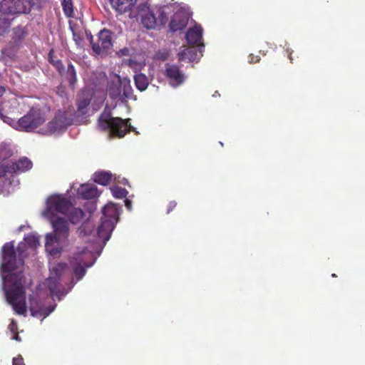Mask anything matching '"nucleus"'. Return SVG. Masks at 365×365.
I'll list each match as a JSON object with an SVG mask.
<instances>
[{
    "label": "nucleus",
    "mask_w": 365,
    "mask_h": 365,
    "mask_svg": "<svg viewBox=\"0 0 365 365\" xmlns=\"http://www.w3.org/2000/svg\"><path fill=\"white\" fill-rule=\"evenodd\" d=\"M12 305L14 310L19 315H24L26 312V299L9 303Z\"/></svg>",
    "instance_id": "28"
},
{
    "label": "nucleus",
    "mask_w": 365,
    "mask_h": 365,
    "mask_svg": "<svg viewBox=\"0 0 365 365\" xmlns=\"http://www.w3.org/2000/svg\"><path fill=\"white\" fill-rule=\"evenodd\" d=\"M48 288L53 296H58L61 294V285L58 278L49 277L47 279Z\"/></svg>",
    "instance_id": "22"
},
{
    "label": "nucleus",
    "mask_w": 365,
    "mask_h": 365,
    "mask_svg": "<svg viewBox=\"0 0 365 365\" xmlns=\"http://www.w3.org/2000/svg\"><path fill=\"white\" fill-rule=\"evenodd\" d=\"M26 32L24 28L16 27L14 29V39L15 41H21L26 36Z\"/></svg>",
    "instance_id": "35"
},
{
    "label": "nucleus",
    "mask_w": 365,
    "mask_h": 365,
    "mask_svg": "<svg viewBox=\"0 0 365 365\" xmlns=\"http://www.w3.org/2000/svg\"><path fill=\"white\" fill-rule=\"evenodd\" d=\"M186 40L187 43L192 46L202 45L201 40L202 38V29L201 26L196 25L190 29L186 33Z\"/></svg>",
    "instance_id": "15"
},
{
    "label": "nucleus",
    "mask_w": 365,
    "mask_h": 365,
    "mask_svg": "<svg viewBox=\"0 0 365 365\" xmlns=\"http://www.w3.org/2000/svg\"><path fill=\"white\" fill-rule=\"evenodd\" d=\"M25 247L26 244H19L18 245L19 257H17L12 242H7L3 246L1 269L4 272H11L24 265Z\"/></svg>",
    "instance_id": "3"
},
{
    "label": "nucleus",
    "mask_w": 365,
    "mask_h": 365,
    "mask_svg": "<svg viewBox=\"0 0 365 365\" xmlns=\"http://www.w3.org/2000/svg\"><path fill=\"white\" fill-rule=\"evenodd\" d=\"M93 51L97 55H106L110 52L113 46V33L108 29H103L97 35L96 39H93L91 32L86 31Z\"/></svg>",
    "instance_id": "5"
},
{
    "label": "nucleus",
    "mask_w": 365,
    "mask_h": 365,
    "mask_svg": "<svg viewBox=\"0 0 365 365\" xmlns=\"http://www.w3.org/2000/svg\"><path fill=\"white\" fill-rule=\"evenodd\" d=\"M94 181L101 185H108L112 180V174L110 172L99 171L94 173Z\"/></svg>",
    "instance_id": "23"
},
{
    "label": "nucleus",
    "mask_w": 365,
    "mask_h": 365,
    "mask_svg": "<svg viewBox=\"0 0 365 365\" xmlns=\"http://www.w3.org/2000/svg\"><path fill=\"white\" fill-rule=\"evenodd\" d=\"M260 60V57L259 56H255L253 54H250L249 56V62L250 63H258Z\"/></svg>",
    "instance_id": "43"
},
{
    "label": "nucleus",
    "mask_w": 365,
    "mask_h": 365,
    "mask_svg": "<svg viewBox=\"0 0 365 365\" xmlns=\"http://www.w3.org/2000/svg\"><path fill=\"white\" fill-rule=\"evenodd\" d=\"M3 279L9 285L6 291V298L9 303L26 299V292L21 274H9Z\"/></svg>",
    "instance_id": "7"
},
{
    "label": "nucleus",
    "mask_w": 365,
    "mask_h": 365,
    "mask_svg": "<svg viewBox=\"0 0 365 365\" xmlns=\"http://www.w3.org/2000/svg\"><path fill=\"white\" fill-rule=\"evenodd\" d=\"M103 216L101 218L108 219L117 223L119 220V210L116 205L110 203L104 206L102 210Z\"/></svg>",
    "instance_id": "17"
},
{
    "label": "nucleus",
    "mask_w": 365,
    "mask_h": 365,
    "mask_svg": "<svg viewBox=\"0 0 365 365\" xmlns=\"http://www.w3.org/2000/svg\"><path fill=\"white\" fill-rule=\"evenodd\" d=\"M177 206V202L175 200L170 201L167 207V213L171 212Z\"/></svg>",
    "instance_id": "41"
},
{
    "label": "nucleus",
    "mask_w": 365,
    "mask_h": 365,
    "mask_svg": "<svg viewBox=\"0 0 365 365\" xmlns=\"http://www.w3.org/2000/svg\"><path fill=\"white\" fill-rule=\"evenodd\" d=\"M0 118H1V119L4 123H8V124H9V125H12L13 123H15V124H16V122H15V121H14V119H12L11 118L8 117V116H6V115H4V114L2 113V111L0 113Z\"/></svg>",
    "instance_id": "38"
},
{
    "label": "nucleus",
    "mask_w": 365,
    "mask_h": 365,
    "mask_svg": "<svg viewBox=\"0 0 365 365\" xmlns=\"http://www.w3.org/2000/svg\"><path fill=\"white\" fill-rule=\"evenodd\" d=\"M164 75L168 80L170 86L177 87L185 80V76L180 67L175 64H168L165 67Z\"/></svg>",
    "instance_id": "12"
},
{
    "label": "nucleus",
    "mask_w": 365,
    "mask_h": 365,
    "mask_svg": "<svg viewBox=\"0 0 365 365\" xmlns=\"http://www.w3.org/2000/svg\"><path fill=\"white\" fill-rule=\"evenodd\" d=\"M32 0H2L0 3V12L4 14H26L34 5Z\"/></svg>",
    "instance_id": "8"
},
{
    "label": "nucleus",
    "mask_w": 365,
    "mask_h": 365,
    "mask_svg": "<svg viewBox=\"0 0 365 365\" xmlns=\"http://www.w3.org/2000/svg\"><path fill=\"white\" fill-rule=\"evenodd\" d=\"M91 103V98L88 97H83L78 99L77 102L78 110L82 114L86 113V108Z\"/></svg>",
    "instance_id": "31"
},
{
    "label": "nucleus",
    "mask_w": 365,
    "mask_h": 365,
    "mask_svg": "<svg viewBox=\"0 0 365 365\" xmlns=\"http://www.w3.org/2000/svg\"><path fill=\"white\" fill-rule=\"evenodd\" d=\"M48 62L58 71L60 74H62L64 71V66L60 59L54 58V51L51 49L48 54Z\"/></svg>",
    "instance_id": "26"
},
{
    "label": "nucleus",
    "mask_w": 365,
    "mask_h": 365,
    "mask_svg": "<svg viewBox=\"0 0 365 365\" xmlns=\"http://www.w3.org/2000/svg\"><path fill=\"white\" fill-rule=\"evenodd\" d=\"M9 329L12 334H16L18 332V324L16 320L12 319L11 323L9 325Z\"/></svg>",
    "instance_id": "37"
},
{
    "label": "nucleus",
    "mask_w": 365,
    "mask_h": 365,
    "mask_svg": "<svg viewBox=\"0 0 365 365\" xmlns=\"http://www.w3.org/2000/svg\"><path fill=\"white\" fill-rule=\"evenodd\" d=\"M66 267L65 263H59L56 267L53 268V270H55L56 272L58 270H63Z\"/></svg>",
    "instance_id": "44"
},
{
    "label": "nucleus",
    "mask_w": 365,
    "mask_h": 365,
    "mask_svg": "<svg viewBox=\"0 0 365 365\" xmlns=\"http://www.w3.org/2000/svg\"><path fill=\"white\" fill-rule=\"evenodd\" d=\"M68 213V219L73 224L79 223L84 217V212L81 209L73 207L72 206Z\"/></svg>",
    "instance_id": "25"
},
{
    "label": "nucleus",
    "mask_w": 365,
    "mask_h": 365,
    "mask_svg": "<svg viewBox=\"0 0 365 365\" xmlns=\"http://www.w3.org/2000/svg\"><path fill=\"white\" fill-rule=\"evenodd\" d=\"M71 208V202L58 195L50 196L46 201V212L53 215L54 212L67 214Z\"/></svg>",
    "instance_id": "10"
},
{
    "label": "nucleus",
    "mask_w": 365,
    "mask_h": 365,
    "mask_svg": "<svg viewBox=\"0 0 365 365\" xmlns=\"http://www.w3.org/2000/svg\"><path fill=\"white\" fill-rule=\"evenodd\" d=\"M10 25L11 21L9 19L0 15V36H3L9 31Z\"/></svg>",
    "instance_id": "32"
},
{
    "label": "nucleus",
    "mask_w": 365,
    "mask_h": 365,
    "mask_svg": "<svg viewBox=\"0 0 365 365\" xmlns=\"http://www.w3.org/2000/svg\"><path fill=\"white\" fill-rule=\"evenodd\" d=\"M331 277H336V274H331Z\"/></svg>",
    "instance_id": "49"
},
{
    "label": "nucleus",
    "mask_w": 365,
    "mask_h": 365,
    "mask_svg": "<svg viewBox=\"0 0 365 365\" xmlns=\"http://www.w3.org/2000/svg\"><path fill=\"white\" fill-rule=\"evenodd\" d=\"M2 111L1 105L0 104V113Z\"/></svg>",
    "instance_id": "50"
},
{
    "label": "nucleus",
    "mask_w": 365,
    "mask_h": 365,
    "mask_svg": "<svg viewBox=\"0 0 365 365\" xmlns=\"http://www.w3.org/2000/svg\"><path fill=\"white\" fill-rule=\"evenodd\" d=\"M130 119L113 117L110 113H103L98 119V128L103 131H110V134L118 138H123L126 133L133 130L130 123Z\"/></svg>",
    "instance_id": "1"
},
{
    "label": "nucleus",
    "mask_w": 365,
    "mask_h": 365,
    "mask_svg": "<svg viewBox=\"0 0 365 365\" xmlns=\"http://www.w3.org/2000/svg\"><path fill=\"white\" fill-rule=\"evenodd\" d=\"M45 121V113L39 108H31L26 115L19 119L14 127L19 131L31 132Z\"/></svg>",
    "instance_id": "6"
},
{
    "label": "nucleus",
    "mask_w": 365,
    "mask_h": 365,
    "mask_svg": "<svg viewBox=\"0 0 365 365\" xmlns=\"http://www.w3.org/2000/svg\"><path fill=\"white\" fill-rule=\"evenodd\" d=\"M73 123V119L68 116L66 112L58 111L53 119L48 123V130L49 133L61 131L66 129Z\"/></svg>",
    "instance_id": "11"
},
{
    "label": "nucleus",
    "mask_w": 365,
    "mask_h": 365,
    "mask_svg": "<svg viewBox=\"0 0 365 365\" xmlns=\"http://www.w3.org/2000/svg\"><path fill=\"white\" fill-rule=\"evenodd\" d=\"M287 52L288 53V57H289L290 61L292 63L293 58H292V54L293 51H290L289 49H287Z\"/></svg>",
    "instance_id": "47"
},
{
    "label": "nucleus",
    "mask_w": 365,
    "mask_h": 365,
    "mask_svg": "<svg viewBox=\"0 0 365 365\" xmlns=\"http://www.w3.org/2000/svg\"><path fill=\"white\" fill-rule=\"evenodd\" d=\"M6 174H12L9 163L0 165V178L6 176Z\"/></svg>",
    "instance_id": "36"
},
{
    "label": "nucleus",
    "mask_w": 365,
    "mask_h": 365,
    "mask_svg": "<svg viewBox=\"0 0 365 365\" xmlns=\"http://www.w3.org/2000/svg\"><path fill=\"white\" fill-rule=\"evenodd\" d=\"M198 56V51L194 46L185 48L178 53V60L183 61L188 60L190 62L195 61Z\"/></svg>",
    "instance_id": "19"
},
{
    "label": "nucleus",
    "mask_w": 365,
    "mask_h": 365,
    "mask_svg": "<svg viewBox=\"0 0 365 365\" xmlns=\"http://www.w3.org/2000/svg\"><path fill=\"white\" fill-rule=\"evenodd\" d=\"M78 193L83 199H93L98 196L97 187L91 184H83L78 190Z\"/></svg>",
    "instance_id": "18"
},
{
    "label": "nucleus",
    "mask_w": 365,
    "mask_h": 365,
    "mask_svg": "<svg viewBox=\"0 0 365 365\" xmlns=\"http://www.w3.org/2000/svg\"><path fill=\"white\" fill-rule=\"evenodd\" d=\"M110 190L113 197L118 199H123L125 197L128 193L125 188L118 186H115L110 188Z\"/></svg>",
    "instance_id": "33"
},
{
    "label": "nucleus",
    "mask_w": 365,
    "mask_h": 365,
    "mask_svg": "<svg viewBox=\"0 0 365 365\" xmlns=\"http://www.w3.org/2000/svg\"><path fill=\"white\" fill-rule=\"evenodd\" d=\"M73 38L78 45H79L82 41V37L79 33L73 31Z\"/></svg>",
    "instance_id": "42"
},
{
    "label": "nucleus",
    "mask_w": 365,
    "mask_h": 365,
    "mask_svg": "<svg viewBox=\"0 0 365 365\" xmlns=\"http://www.w3.org/2000/svg\"><path fill=\"white\" fill-rule=\"evenodd\" d=\"M142 24L147 29H153L156 24V19L153 14L148 13L142 18Z\"/></svg>",
    "instance_id": "29"
},
{
    "label": "nucleus",
    "mask_w": 365,
    "mask_h": 365,
    "mask_svg": "<svg viewBox=\"0 0 365 365\" xmlns=\"http://www.w3.org/2000/svg\"><path fill=\"white\" fill-rule=\"evenodd\" d=\"M113 9L120 14L125 13L133 5V0H110Z\"/></svg>",
    "instance_id": "21"
},
{
    "label": "nucleus",
    "mask_w": 365,
    "mask_h": 365,
    "mask_svg": "<svg viewBox=\"0 0 365 365\" xmlns=\"http://www.w3.org/2000/svg\"><path fill=\"white\" fill-rule=\"evenodd\" d=\"M93 256V254L87 248H83L81 252L76 253L73 257L71 263L73 265V274L78 280L81 279L86 274V268L90 267L93 262L88 260Z\"/></svg>",
    "instance_id": "9"
},
{
    "label": "nucleus",
    "mask_w": 365,
    "mask_h": 365,
    "mask_svg": "<svg viewBox=\"0 0 365 365\" xmlns=\"http://www.w3.org/2000/svg\"><path fill=\"white\" fill-rule=\"evenodd\" d=\"M61 6L63 8V11L64 14L67 17H73L74 14L73 5L72 0H63L61 2Z\"/></svg>",
    "instance_id": "30"
},
{
    "label": "nucleus",
    "mask_w": 365,
    "mask_h": 365,
    "mask_svg": "<svg viewBox=\"0 0 365 365\" xmlns=\"http://www.w3.org/2000/svg\"><path fill=\"white\" fill-rule=\"evenodd\" d=\"M187 20L181 18L180 14H175L170 21L169 26L173 31L182 30L187 25Z\"/></svg>",
    "instance_id": "20"
},
{
    "label": "nucleus",
    "mask_w": 365,
    "mask_h": 365,
    "mask_svg": "<svg viewBox=\"0 0 365 365\" xmlns=\"http://www.w3.org/2000/svg\"><path fill=\"white\" fill-rule=\"evenodd\" d=\"M11 339L17 341H21V337L19 336V335L18 334V332H16V334H13Z\"/></svg>",
    "instance_id": "45"
},
{
    "label": "nucleus",
    "mask_w": 365,
    "mask_h": 365,
    "mask_svg": "<svg viewBox=\"0 0 365 365\" xmlns=\"http://www.w3.org/2000/svg\"><path fill=\"white\" fill-rule=\"evenodd\" d=\"M115 222L110 221L108 219H101V224L98 227L97 229V235L101 238L104 242L108 241L110 237L113 230L115 228Z\"/></svg>",
    "instance_id": "14"
},
{
    "label": "nucleus",
    "mask_w": 365,
    "mask_h": 365,
    "mask_svg": "<svg viewBox=\"0 0 365 365\" xmlns=\"http://www.w3.org/2000/svg\"><path fill=\"white\" fill-rule=\"evenodd\" d=\"M53 233L47 234L46 236V249L51 255L61 253V249L55 247L58 242L67 239L68 236V222L63 217H53L51 220Z\"/></svg>",
    "instance_id": "2"
},
{
    "label": "nucleus",
    "mask_w": 365,
    "mask_h": 365,
    "mask_svg": "<svg viewBox=\"0 0 365 365\" xmlns=\"http://www.w3.org/2000/svg\"><path fill=\"white\" fill-rule=\"evenodd\" d=\"M55 308L56 305L45 307L41 302L35 299L31 302L30 311L33 317L44 319L53 312Z\"/></svg>",
    "instance_id": "13"
},
{
    "label": "nucleus",
    "mask_w": 365,
    "mask_h": 365,
    "mask_svg": "<svg viewBox=\"0 0 365 365\" xmlns=\"http://www.w3.org/2000/svg\"><path fill=\"white\" fill-rule=\"evenodd\" d=\"M26 244L31 248H36L39 245V239L34 235H29L24 238Z\"/></svg>",
    "instance_id": "34"
},
{
    "label": "nucleus",
    "mask_w": 365,
    "mask_h": 365,
    "mask_svg": "<svg viewBox=\"0 0 365 365\" xmlns=\"http://www.w3.org/2000/svg\"><path fill=\"white\" fill-rule=\"evenodd\" d=\"M12 365H25L24 359L21 355L13 359Z\"/></svg>",
    "instance_id": "40"
},
{
    "label": "nucleus",
    "mask_w": 365,
    "mask_h": 365,
    "mask_svg": "<svg viewBox=\"0 0 365 365\" xmlns=\"http://www.w3.org/2000/svg\"><path fill=\"white\" fill-rule=\"evenodd\" d=\"M5 93V88L3 86H0V96H2Z\"/></svg>",
    "instance_id": "48"
},
{
    "label": "nucleus",
    "mask_w": 365,
    "mask_h": 365,
    "mask_svg": "<svg viewBox=\"0 0 365 365\" xmlns=\"http://www.w3.org/2000/svg\"><path fill=\"white\" fill-rule=\"evenodd\" d=\"M107 93L109 98L113 101L121 103L127 102L133 96V89L130 81L127 78H121L118 74H115L107 84Z\"/></svg>",
    "instance_id": "4"
},
{
    "label": "nucleus",
    "mask_w": 365,
    "mask_h": 365,
    "mask_svg": "<svg viewBox=\"0 0 365 365\" xmlns=\"http://www.w3.org/2000/svg\"><path fill=\"white\" fill-rule=\"evenodd\" d=\"M134 81L136 88L140 91H145L149 85V80L143 73L135 74L134 76Z\"/></svg>",
    "instance_id": "24"
},
{
    "label": "nucleus",
    "mask_w": 365,
    "mask_h": 365,
    "mask_svg": "<svg viewBox=\"0 0 365 365\" xmlns=\"http://www.w3.org/2000/svg\"><path fill=\"white\" fill-rule=\"evenodd\" d=\"M12 174H19L21 173L27 171L32 168L31 161L27 158H20L16 162L9 163Z\"/></svg>",
    "instance_id": "16"
},
{
    "label": "nucleus",
    "mask_w": 365,
    "mask_h": 365,
    "mask_svg": "<svg viewBox=\"0 0 365 365\" xmlns=\"http://www.w3.org/2000/svg\"><path fill=\"white\" fill-rule=\"evenodd\" d=\"M66 78L68 81L70 86L73 88L76 81H77V76H76V72L75 70L74 66L72 63H69L68 64L66 73Z\"/></svg>",
    "instance_id": "27"
},
{
    "label": "nucleus",
    "mask_w": 365,
    "mask_h": 365,
    "mask_svg": "<svg viewBox=\"0 0 365 365\" xmlns=\"http://www.w3.org/2000/svg\"><path fill=\"white\" fill-rule=\"evenodd\" d=\"M125 206H126V207H127L129 210H131V207H132V203H131V201H130V200H128V199H126V200H125Z\"/></svg>",
    "instance_id": "46"
},
{
    "label": "nucleus",
    "mask_w": 365,
    "mask_h": 365,
    "mask_svg": "<svg viewBox=\"0 0 365 365\" xmlns=\"http://www.w3.org/2000/svg\"><path fill=\"white\" fill-rule=\"evenodd\" d=\"M0 118H1V119L4 123H8V124H9V125H12L13 123H15V124H16V122H15V121H14V119H12L11 118L8 117V116H6V115H4V114L2 113V111L0 113Z\"/></svg>",
    "instance_id": "39"
}]
</instances>
